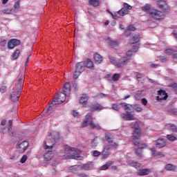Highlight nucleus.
I'll use <instances>...</instances> for the list:
<instances>
[{"instance_id": "obj_1", "label": "nucleus", "mask_w": 177, "mask_h": 177, "mask_svg": "<svg viewBox=\"0 0 177 177\" xmlns=\"http://www.w3.org/2000/svg\"><path fill=\"white\" fill-rule=\"evenodd\" d=\"M64 150H66V151H75V153H66L63 155L62 158H64V160H81V156H80L81 151L80 149L71 148L68 145H66Z\"/></svg>"}, {"instance_id": "obj_2", "label": "nucleus", "mask_w": 177, "mask_h": 177, "mask_svg": "<svg viewBox=\"0 0 177 177\" xmlns=\"http://www.w3.org/2000/svg\"><path fill=\"white\" fill-rule=\"evenodd\" d=\"M142 10L149 13V17H151L152 19H154L155 20H161V19H164V14L162 12L155 9H151L149 5L147 4L142 7Z\"/></svg>"}, {"instance_id": "obj_3", "label": "nucleus", "mask_w": 177, "mask_h": 177, "mask_svg": "<svg viewBox=\"0 0 177 177\" xmlns=\"http://www.w3.org/2000/svg\"><path fill=\"white\" fill-rule=\"evenodd\" d=\"M50 136L53 140V142H52V143L48 142V145H46V141H44V149H45V150H52V149L55 147V143H57V142L59 140V133L56 131H53L52 133H50Z\"/></svg>"}, {"instance_id": "obj_4", "label": "nucleus", "mask_w": 177, "mask_h": 177, "mask_svg": "<svg viewBox=\"0 0 177 177\" xmlns=\"http://www.w3.org/2000/svg\"><path fill=\"white\" fill-rule=\"evenodd\" d=\"M66 93L61 92L57 94V96L53 99L52 102L50 104V107H52V104L53 106L56 104H62L64 102H66V97H67Z\"/></svg>"}, {"instance_id": "obj_5", "label": "nucleus", "mask_w": 177, "mask_h": 177, "mask_svg": "<svg viewBox=\"0 0 177 177\" xmlns=\"http://www.w3.org/2000/svg\"><path fill=\"white\" fill-rule=\"evenodd\" d=\"M134 145L137 146L138 149H135V154L137 156V157H139L140 158L143 157V153L142 152V150L145 149V146H146V144L143 143L142 141H137L133 140Z\"/></svg>"}, {"instance_id": "obj_6", "label": "nucleus", "mask_w": 177, "mask_h": 177, "mask_svg": "<svg viewBox=\"0 0 177 177\" xmlns=\"http://www.w3.org/2000/svg\"><path fill=\"white\" fill-rule=\"evenodd\" d=\"M131 128L134 129L132 133L133 140H138L140 138V128H139V124L137 122H133L131 123Z\"/></svg>"}, {"instance_id": "obj_7", "label": "nucleus", "mask_w": 177, "mask_h": 177, "mask_svg": "<svg viewBox=\"0 0 177 177\" xmlns=\"http://www.w3.org/2000/svg\"><path fill=\"white\" fill-rule=\"evenodd\" d=\"M23 84H24V75L19 73L15 82V91L21 93V91H23Z\"/></svg>"}, {"instance_id": "obj_8", "label": "nucleus", "mask_w": 177, "mask_h": 177, "mask_svg": "<svg viewBox=\"0 0 177 177\" xmlns=\"http://www.w3.org/2000/svg\"><path fill=\"white\" fill-rule=\"evenodd\" d=\"M123 6L124 8L118 11L119 16H125L126 15H129V10H132V6L128 4V3H123Z\"/></svg>"}, {"instance_id": "obj_9", "label": "nucleus", "mask_w": 177, "mask_h": 177, "mask_svg": "<svg viewBox=\"0 0 177 177\" xmlns=\"http://www.w3.org/2000/svg\"><path fill=\"white\" fill-rule=\"evenodd\" d=\"M109 59L110 60L111 63L113 64V66H115L118 68H120L121 67H124L125 66V63H127V61H122V59L120 58L118 62L115 61L114 57H113L111 55H109Z\"/></svg>"}, {"instance_id": "obj_10", "label": "nucleus", "mask_w": 177, "mask_h": 177, "mask_svg": "<svg viewBox=\"0 0 177 177\" xmlns=\"http://www.w3.org/2000/svg\"><path fill=\"white\" fill-rule=\"evenodd\" d=\"M120 117L124 121H135L136 120V118L129 111L121 113Z\"/></svg>"}, {"instance_id": "obj_11", "label": "nucleus", "mask_w": 177, "mask_h": 177, "mask_svg": "<svg viewBox=\"0 0 177 177\" xmlns=\"http://www.w3.org/2000/svg\"><path fill=\"white\" fill-rule=\"evenodd\" d=\"M28 142L27 141H23L20 144H18L17 145V150L19 151V153H24L27 149H28Z\"/></svg>"}, {"instance_id": "obj_12", "label": "nucleus", "mask_w": 177, "mask_h": 177, "mask_svg": "<svg viewBox=\"0 0 177 177\" xmlns=\"http://www.w3.org/2000/svg\"><path fill=\"white\" fill-rule=\"evenodd\" d=\"M111 154V149L109 145H106L104 147L102 151L101 152L102 158L105 160L109 158V156Z\"/></svg>"}, {"instance_id": "obj_13", "label": "nucleus", "mask_w": 177, "mask_h": 177, "mask_svg": "<svg viewBox=\"0 0 177 177\" xmlns=\"http://www.w3.org/2000/svg\"><path fill=\"white\" fill-rule=\"evenodd\" d=\"M92 120H93L92 115L91 114L86 115L84 120L82 122L81 128H86V127H88V124L91 125V122H92Z\"/></svg>"}, {"instance_id": "obj_14", "label": "nucleus", "mask_w": 177, "mask_h": 177, "mask_svg": "<svg viewBox=\"0 0 177 177\" xmlns=\"http://www.w3.org/2000/svg\"><path fill=\"white\" fill-rule=\"evenodd\" d=\"M8 123H9L8 128H2L1 133H3V135H5V133L8 132L10 136H13L14 133H13V131H12V127L13 126V122L12 120H8Z\"/></svg>"}, {"instance_id": "obj_15", "label": "nucleus", "mask_w": 177, "mask_h": 177, "mask_svg": "<svg viewBox=\"0 0 177 177\" xmlns=\"http://www.w3.org/2000/svg\"><path fill=\"white\" fill-rule=\"evenodd\" d=\"M19 45H20V40L17 39H12L8 42V49H14L16 46H19Z\"/></svg>"}, {"instance_id": "obj_16", "label": "nucleus", "mask_w": 177, "mask_h": 177, "mask_svg": "<svg viewBox=\"0 0 177 177\" xmlns=\"http://www.w3.org/2000/svg\"><path fill=\"white\" fill-rule=\"evenodd\" d=\"M157 5L163 12H169V7L165 1L160 0L157 1Z\"/></svg>"}, {"instance_id": "obj_17", "label": "nucleus", "mask_w": 177, "mask_h": 177, "mask_svg": "<svg viewBox=\"0 0 177 177\" xmlns=\"http://www.w3.org/2000/svg\"><path fill=\"white\" fill-rule=\"evenodd\" d=\"M158 96L156 97V100H167L168 97V94L165 92V91L160 90L158 91Z\"/></svg>"}, {"instance_id": "obj_18", "label": "nucleus", "mask_w": 177, "mask_h": 177, "mask_svg": "<svg viewBox=\"0 0 177 177\" xmlns=\"http://www.w3.org/2000/svg\"><path fill=\"white\" fill-rule=\"evenodd\" d=\"M21 95V93L20 91H17L15 90V91L12 92L10 94V99L12 102H18Z\"/></svg>"}, {"instance_id": "obj_19", "label": "nucleus", "mask_w": 177, "mask_h": 177, "mask_svg": "<svg viewBox=\"0 0 177 177\" xmlns=\"http://www.w3.org/2000/svg\"><path fill=\"white\" fill-rule=\"evenodd\" d=\"M75 70L80 73H84L85 71V62H80L75 64Z\"/></svg>"}, {"instance_id": "obj_20", "label": "nucleus", "mask_w": 177, "mask_h": 177, "mask_svg": "<svg viewBox=\"0 0 177 177\" xmlns=\"http://www.w3.org/2000/svg\"><path fill=\"white\" fill-rule=\"evenodd\" d=\"M156 146L159 147V149H162V147H165L167 146V139L165 138H159L156 140Z\"/></svg>"}, {"instance_id": "obj_21", "label": "nucleus", "mask_w": 177, "mask_h": 177, "mask_svg": "<svg viewBox=\"0 0 177 177\" xmlns=\"http://www.w3.org/2000/svg\"><path fill=\"white\" fill-rule=\"evenodd\" d=\"M70 92H71V86L68 82L65 83L64 88H63V92L62 93H65L67 96L70 95Z\"/></svg>"}, {"instance_id": "obj_22", "label": "nucleus", "mask_w": 177, "mask_h": 177, "mask_svg": "<svg viewBox=\"0 0 177 177\" xmlns=\"http://www.w3.org/2000/svg\"><path fill=\"white\" fill-rule=\"evenodd\" d=\"M48 150L47 153H44V160L46 161H50V160H52V158H53V153H52V149H46Z\"/></svg>"}, {"instance_id": "obj_23", "label": "nucleus", "mask_w": 177, "mask_h": 177, "mask_svg": "<svg viewBox=\"0 0 177 177\" xmlns=\"http://www.w3.org/2000/svg\"><path fill=\"white\" fill-rule=\"evenodd\" d=\"M129 165H130V167H133L136 169H140V168H142V164L135 160L129 161Z\"/></svg>"}, {"instance_id": "obj_24", "label": "nucleus", "mask_w": 177, "mask_h": 177, "mask_svg": "<svg viewBox=\"0 0 177 177\" xmlns=\"http://www.w3.org/2000/svg\"><path fill=\"white\" fill-rule=\"evenodd\" d=\"M150 150L151 151L152 156H154V157H158L159 158H162V157H165V156H164L162 153L157 151L154 148H151Z\"/></svg>"}, {"instance_id": "obj_25", "label": "nucleus", "mask_w": 177, "mask_h": 177, "mask_svg": "<svg viewBox=\"0 0 177 177\" xmlns=\"http://www.w3.org/2000/svg\"><path fill=\"white\" fill-rule=\"evenodd\" d=\"M151 172V170L150 169H143L137 172V174L140 176H145L146 175H149Z\"/></svg>"}, {"instance_id": "obj_26", "label": "nucleus", "mask_w": 177, "mask_h": 177, "mask_svg": "<svg viewBox=\"0 0 177 177\" xmlns=\"http://www.w3.org/2000/svg\"><path fill=\"white\" fill-rule=\"evenodd\" d=\"M140 38L139 37V34H134L132 35V37L130 40V44L133 45V44H138L139 42Z\"/></svg>"}, {"instance_id": "obj_27", "label": "nucleus", "mask_w": 177, "mask_h": 177, "mask_svg": "<svg viewBox=\"0 0 177 177\" xmlns=\"http://www.w3.org/2000/svg\"><path fill=\"white\" fill-rule=\"evenodd\" d=\"M132 56V51L129 50L127 53V55L125 57H123L122 59V62L126 61L125 62V66L127 65V64L129 62V60H131V57Z\"/></svg>"}, {"instance_id": "obj_28", "label": "nucleus", "mask_w": 177, "mask_h": 177, "mask_svg": "<svg viewBox=\"0 0 177 177\" xmlns=\"http://www.w3.org/2000/svg\"><path fill=\"white\" fill-rule=\"evenodd\" d=\"M93 57H94L95 62L97 64H100V63H102V62H103V57H102V55H100L98 53L94 54Z\"/></svg>"}, {"instance_id": "obj_29", "label": "nucleus", "mask_w": 177, "mask_h": 177, "mask_svg": "<svg viewBox=\"0 0 177 177\" xmlns=\"http://www.w3.org/2000/svg\"><path fill=\"white\" fill-rule=\"evenodd\" d=\"M84 67H86V68H93V62L90 59H87L86 61H84Z\"/></svg>"}, {"instance_id": "obj_30", "label": "nucleus", "mask_w": 177, "mask_h": 177, "mask_svg": "<svg viewBox=\"0 0 177 177\" xmlns=\"http://www.w3.org/2000/svg\"><path fill=\"white\" fill-rule=\"evenodd\" d=\"M86 102H88V95L86 94H82L80 100V103L83 106H86Z\"/></svg>"}, {"instance_id": "obj_31", "label": "nucleus", "mask_w": 177, "mask_h": 177, "mask_svg": "<svg viewBox=\"0 0 177 177\" xmlns=\"http://www.w3.org/2000/svg\"><path fill=\"white\" fill-rule=\"evenodd\" d=\"M120 106H122V109H124V110H128L129 111L132 110V105H131L129 104L123 102V103H120Z\"/></svg>"}, {"instance_id": "obj_32", "label": "nucleus", "mask_w": 177, "mask_h": 177, "mask_svg": "<svg viewBox=\"0 0 177 177\" xmlns=\"http://www.w3.org/2000/svg\"><path fill=\"white\" fill-rule=\"evenodd\" d=\"M90 127L92 129H97V131H100L102 129V127L99 125V124L93 123V120L90 122Z\"/></svg>"}, {"instance_id": "obj_33", "label": "nucleus", "mask_w": 177, "mask_h": 177, "mask_svg": "<svg viewBox=\"0 0 177 177\" xmlns=\"http://www.w3.org/2000/svg\"><path fill=\"white\" fill-rule=\"evenodd\" d=\"M166 127L168 129H171V131H172L173 132H176L177 131L176 125H175L174 124L169 123L166 125Z\"/></svg>"}, {"instance_id": "obj_34", "label": "nucleus", "mask_w": 177, "mask_h": 177, "mask_svg": "<svg viewBox=\"0 0 177 177\" xmlns=\"http://www.w3.org/2000/svg\"><path fill=\"white\" fill-rule=\"evenodd\" d=\"M111 164H113V162L109 161L108 162H106L105 165H102L100 167L101 171H106V169H109Z\"/></svg>"}, {"instance_id": "obj_35", "label": "nucleus", "mask_w": 177, "mask_h": 177, "mask_svg": "<svg viewBox=\"0 0 177 177\" xmlns=\"http://www.w3.org/2000/svg\"><path fill=\"white\" fill-rule=\"evenodd\" d=\"M105 139L108 143H113V141L114 140V138H113V136L110 133L105 134Z\"/></svg>"}, {"instance_id": "obj_36", "label": "nucleus", "mask_w": 177, "mask_h": 177, "mask_svg": "<svg viewBox=\"0 0 177 177\" xmlns=\"http://www.w3.org/2000/svg\"><path fill=\"white\" fill-rule=\"evenodd\" d=\"M165 169L167 171H173L174 172H175V171H176V169H175V166L172 164L166 165Z\"/></svg>"}, {"instance_id": "obj_37", "label": "nucleus", "mask_w": 177, "mask_h": 177, "mask_svg": "<svg viewBox=\"0 0 177 177\" xmlns=\"http://www.w3.org/2000/svg\"><path fill=\"white\" fill-rule=\"evenodd\" d=\"M88 3L89 5H91V6L96 7V6H99L100 1L99 0H89Z\"/></svg>"}, {"instance_id": "obj_38", "label": "nucleus", "mask_w": 177, "mask_h": 177, "mask_svg": "<svg viewBox=\"0 0 177 177\" xmlns=\"http://www.w3.org/2000/svg\"><path fill=\"white\" fill-rule=\"evenodd\" d=\"M20 55V50H16L12 55V57L13 59V60H16L17 59H19V55Z\"/></svg>"}, {"instance_id": "obj_39", "label": "nucleus", "mask_w": 177, "mask_h": 177, "mask_svg": "<svg viewBox=\"0 0 177 177\" xmlns=\"http://www.w3.org/2000/svg\"><path fill=\"white\" fill-rule=\"evenodd\" d=\"M78 169H80V166L73 165V166L69 167V172H72V173L77 172Z\"/></svg>"}, {"instance_id": "obj_40", "label": "nucleus", "mask_w": 177, "mask_h": 177, "mask_svg": "<svg viewBox=\"0 0 177 177\" xmlns=\"http://www.w3.org/2000/svg\"><path fill=\"white\" fill-rule=\"evenodd\" d=\"M82 169H85V171H88L89 169H92L93 167L91 164H84L82 166Z\"/></svg>"}, {"instance_id": "obj_41", "label": "nucleus", "mask_w": 177, "mask_h": 177, "mask_svg": "<svg viewBox=\"0 0 177 177\" xmlns=\"http://www.w3.org/2000/svg\"><path fill=\"white\" fill-rule=\"evenodd\" d=\"M108 44H109L110 46L112 48H116V46H118V43L115 41L109 40Z\"/></svg>"}, {"instance_id": "obj_42", "label": "nucleus", "mask_w": 177, "mask_h": 177, "mask_svg": "<svg viewBox=\"0 0 177 177\" xmlns=\"http://www.w3.org/2000/svg\"><path fill=\"white\" fill-rule=\"evenodd\" d=\"M133 110H135V111H136L137 113H140L142 112V110H143V109L142 108V106H140V105L136 104L133 106Z\"/></svg>"}, {"instance_id": "obj_43", "label": "nucleus", "mask_w": 177, "mask_h": 177, "mask_svg": "<svg viewBox=\"0 0 177 177\" xmlns=\"http://www.w3.org/2000/svg\"><path fill=\"white\" fill-rule=\"evenodd\" d=\"M98 144H99V142H97V138H94L91 141V147H93V149H96V147H97Z\"/></svg>"}, {"instance_id": "obj_44", "label": "nucleus", "mask_w": 177, "mask_h": 177, "mask_svg": "<svg viewBox=\"0 0 177 177\" xmlns=\"http://www.w3.org/2000/svg\"><path fill=\"white\" fill-rule=\"evenodd\" d=\"M81 74H82V72H80L79 71H77L75 69V71L73 73V79L74 80H78V77H80V75H81Z\"/></svg>"}, {"instance_id": "obj_45", "label": "nucleus", "mask_w": 177, "mask_h": 177, "mask_svg": "<svg viewBox=\"0 0 177 177\" xmlns=\"http://www.w3.org/2000/svg\"><path fill=\"white\" fill-rule=\"evenodd\" d=\"M14 8L15 9L14 10V12L16 13V12H17V10H19L20 8V1H17V2H15V3L14 4Z\"/></svg>"}, {"instance_id": "obj_46", "label": "nucleus", "mask_w": 177, "mask_h": 177, "mask_svg": "<svg viewBox=\"0 0 177 177\" xmlns=\"http://www.w3.org/2000/svg\"><path fill=\"white\" fill-rule=\"evenodd\" d=\"M102 109H103V106H102V105H100L99 104L93 106V110H95V111L102 110Z\"/></svg>"}, {"instance_id": "obj_47", "label": "nucleus", "mask_w": 177, "mask_h": 177, "mask_svg": "<svg viewBox=\"0 0 177 177\" xmlns=\"http://www.w3.org/2000/svg\"><path fill=\"white\" fill-rule=\"evenodd\" d=\"M2 12L6 15H10L12 12H14V10L12 8H6L3 10Z\"/></svg>"}, {"instance_id": "obj_48", "label": "nucleus", "mask_w": 177, "mask_h": 177, "mask_svg": "<svg viewBox=\"0 0 177 177\" xmlns=\"http://www.w3.org/2000/svg\"><path fill=\"white\" fill-rule=\"evenodd\" d=\"M167 138L170 142H175V140H176V137L174 136L172 134L167 135Z\"/></svg>"}, {"instance_id": "obj_49", "label": "nucleus", "mask_w": 177, "mask_h": 177, "mask_svg": "<svg viewBox=\"0 0 177 177\" xmlns=\"http://www.w3.org/2000/svg\"><path fill=\"white\" fill-rule=\"evenodd\" d=\"M121 75H120L119 73H115L113 75H112V80L113 81H118L120 80V77Z\"/></svg>"}, {"instance_id": "obj_50", "label": "nucleus", "mask_w": 177, "mask_h": 177, "mask_svg": "<svg viewBox=\"0 0 177 177\" xmlns=\"http://www.w3.org/2000/svg\"><path fill=\"white\" fill-rule=\"evenodd\" d=\"M7 41L6 39H0V46H6Z\"/></svg>"}, {"instance_id": "obj_51", "label": "nucleus", "mask_w": 177, "mask_h": 177, "mask_svg": "<svg viewBox=\"0 0 177 177\" xmlns=\"http://www.w3.org/2000/svg\"><path fill=\"white\" fill-rule=\"evenodd\" d=\"M159 60H160L162 63H166V62L168 60V58L165 56H160L159 57Z\"/></svg>"}, {"instance_id": "obj_52", "label": "nucleus", "mask_w": 177, "mask_h": 177, "mask_svg": "<svg viewBox=\"0 0 177 177\" xmlns=\"http://www.w3.org/2000/svg\"><path fill=\"white\" fill-rule=\"evenodd\" d=\"M165 53L166 55H172V53H174V50L170 49V48L166 49V50H165Z\"/></svg>"}, {"instance_id": "obj_53", "label": "nucleus", "mask_w": 177, "mask_h": 177, "mask_svg": "<svg viewBox=\"0 0 177 177\" xmlns=\"http://www.w3.org/2000/svg\"><path fill=\"white\" fill-rule=\"evenodd\" d=\"M26 161H27V155H24L23 157L21 158V159L20 160V162L21 164H24V162H26Z\"/></svg>"}, {"instance_id": "obj_54", "label": "nucleus", "mask_w": 177, "mask_h": 177, "mask_svg": "<svg viewBox=\"0 0 177 177\" xmlns=\"http://www.w3.org/2000/svg\"><path fill=\"white\" fill-rule=\"evenodd\" d=\"M100 154H102V152H100L99 151H93V156L94 157H99V156H100Z\"/></svg>"}, {"instance_id": "obj_55", "label": "nucleus", "mask_w": 177, "mask_h": 177, "mask_svg": "<svg viewBox=\"0 0 177 177\" xmlns=\"http://www.w3.org/2000/svg\"><path fill=\"white\" fill-rule=\"evenodd\" d=\"M128 30H129V31H135V30H136V28H135V26H133V25H130V26H129L127 28Z\"/></svg>"}, {"instance_id": "obj_56", "label": "nucleus", "mask_w": 177, "mask_h": 177, "mask_svg": "<svg viewBox=\"0 0 177 177\" xmlns=\"http://www.w3.org/2000/svg\"><path fill=\"white\" fill-rule=\"evenodd\" d=\"M171 88H173V90L174 91L175 93L177 95V84L174 83L171 85Z\"/></svg>"}, {"instance_id": "obj_57", "label": "nucleus", "mask_w": 177, "mask_h": 177, "mask_svg": "<svg viewBox=\"0 0 177 177\" xmlns=\"http://www.w3.org/2000/svg\"><path fill=\"white\" fill-rule=\"evenodd\" d=\"M112 109L113 110H115L116 111H118V110H120V105H117L115 104H113Z\"/></svg>"}, {"instance_id": "obj_58", "label": "nucleus", "mask_w": 177, "mask_h": 177, "mask_svg": "<svg viewBox=\"0 0 177 177\" xmlns=\"http://www.w3.org/2000/svg\"><path fill=\"white\" fill-rule=\"evenodd\" d=\"M141 103L143 106H147V100L146 98H142L141 100Z\"/></svg>"}, {"instance_id": "obj_59", "label": "nucleus", "mask_w": 177, "mask_h": 177, "mask_svg": "<svg viewBox=\"0 0 177 177\" xmlns=\"http://www.w3.org/2000/svg\"><path fill=\"white\" fill-rule=\"evenodd\" d=\"M104 96H107V95L103 93H100L98 94H97L96 97L99 98L100 97H104Z\"/></svg>"}, {"instance_id": "obj_60", "label": "nucleus", "mask_w": 177, "mask_h": 177, "mask_svg": "<svg viewBox=\"0 0 177 177\" xmlns=\"http://www.w3.org/2000/svg\"><path fill=\"white\" fill-rule=\"evenodd\" d=\"M0 92L1 93H5V92H6V86H1L0 88Z\"/></svg>"}, {"instance_id": "obj_61", "label": "nucleus", "mask_w": 177, "mask_h": 177, "mask_svg": "<svg viewBox=\"0 0 177 177\" xmlns=\"http://www.w3.org/2000/svg\"><path fill=\"white\" fill-rule=\"evenodd\" d=\"M124 35H125V37H129V35H131V32L127 28L124 31Z\"/></svg>"}, {"instance_id": "obj_62", "label": "nucleus", "mask_w": 177, "mask_h": 177, "mask_svg": "<svg viewBox=\"0 0 177 177\" xmlns=\"http://www.w3.org/2000/svg\"><path fill=\"white\" fill-rule=\"evenodd\" d=\"M171 55H172L174 59H177V50H173V53Z\"/></svg>"}, {"instance_id": "obj_63", "label": "nucleus", "mask_w": 177, "mask_h": 177, "mask_svg": "<svg viewBox=\"0 0 177 177\" xmlns=\"http://www.w3.org/2000/svg\"><path fill=\"white\" fill-rule=\"evenodd\" d=\"M143 77H145V75H144V74H142V73H138V74L136 75L137 80H139V79H140V78H143Z\"/></svg>"}, {"instance_id": "obj_64", "label": "nucleus", "mask_w": 177, "mask_h": 177, "mask_svg": "<svg viewBox=\"0 0 177 177\" xmlns=\"http://www.w3.org/2000/svg\"><path fill=\"white\" fill-rule=\"evenodd\" d=\"M172 34H173V35L174 36V38H175L176 39H177V31H176V30H174V31L172 32Z\"/></svg>"}]
</instances>
